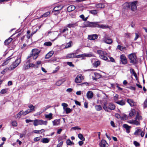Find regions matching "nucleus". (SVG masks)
<instances>
[{"label": "nucleus", "mask_w": 147, "mask_h": 147, "mask_svg": "<svg viewBox=\"0 0 147 147\" xmlns=\"http://www.w3.org/2000/svg\"><path fill=\"white\" fill-rule=\"evenodd\" d=\"M102 107L106 111L109 112V110H113L115 108L114 104L111 102H110L108 104L107 101L105 102L103 104Z\"/></svg>", "instance_id": "obj_1"}, {"label": "nucleus", "mask_w": 147, "mask_h": 147, "mask_svg": "<svg viewBox=\"0 0 147 147\" xmlns=\"http://www.w3.org/2000/svg\"><path fill=\"white\" fill-rule=\"evenodd\" d=\"M98 24L97 22H90L88 21H84L83 24V26L82 27L83 28H86L87 27H98Z\"/></svg>", "instance_id": "obj_2"}, {"label": "nucleus", "mask_w": 147, "mask_h": 147, "mask_svg": "<svg viewBox=\"0 0 147 147\" xmlns=\"http://www.w3.org/2000/svg\"><path fill=\"white\" fill-rule=\"evenodd\" d=\"M97 53L99 55V57L101 59L105 60H107L108 59L106 56L107 54L106 52L101 50H98L97 51Z\"/></svg>", "instance_id": "obj_3"}, {"label": "nucleus", "mask_w": 147, "mask_h": 147, "mask_svg": "<svg viewBox=\"0 0 147 147\" xmlns=\"http://www.w3.org/2000/svg\"><path fill=\"white\" fill-rule=\"evenodd\" d=\"M30 59H28L26 63L24 65L23 69L24 70H26L29 69L31 67H34L35 68H38L37 66L35 65L32 63H30Z\"/></svg>", "instance_id": "obj_4"}, {"label": "nucleus", "mask_w": 147, "mask_h": 147, "mask_svg": "<svg viewBox=\"0 0 147 147\" xmlns=\"http://www.w3.org/2000/svg\"><path fill=\"white\" fill-rule=\"evenodd\" d=\"M47 121H44L42 120L36 119L33 120V125L35 126L39 125H47Z\"/></svg>", "instance_id": "obj_5"}, {"label": "nucleus", "mask_w": 147, "mask_h": 147, "mask_svg": "<svg viewBox=\"0 0 147 147\" xmlns=\"http://www.w3.org/2000/svg\"><path fill=\"white\" fill-rule=\"evenodd\" d=\"M21 62L20 58L17 59L8 68L9 70H11L14 69L20 64Z\"/></svg>", "instance_id": "obj_6"}, {"label": "nucleus", "mask_w": 147, "mask_h": 147, "mask_svg": "<svg viewBox=\"0 0 147 147\" xmlns=\"http://www.w3.org/2000/svg\"><path fill=\"white\" fill-rule=\"evenodd\" d=\"M128 57L130 60V63L133 64H136L137 63V57L135 53H133L129 55Z\"/></svg>", "instance_id": "obj_7"}, {"label": "nucleus", "mask_w": 147, "mask_h": 147, "mask_svg": "<svg viewBox=\"0 0 147 147\" xmlns=\"http://www.w3.org/2000/svg\"><path fill=\"white\" fill-rule=\"evenodd\" d=\"M137 1L130 2V6L131 10L132 11H135L137 9Z\"/></svg>", "instance_id": "obj_8"}, {"label": "nucleus", "mask_w": 147, "mask_h": 147, "mask_svg": "<svg viewBox=\"0 0 147 147\" xmlns=\"http://www.w3.org/2000/svg\"><path fill=\"white\" fill-rule=\"evenodd\" d=\"M84 78L82 75L81 74L77 75L75 78V82L77 83H79L82 82Z\"/></svg>", "instance_id": "obj_9"}, {"label": "nucleus", "mask_w": 147, "mask_h": 147, "mask_svg": "<svg viewBox=\"0 0 147 147\" xmlns=\"http://www.w3.org/2000/svg\"><path fill=\"white\" fill-rule=\"evenodd\" d=\"M107 6V4L105 3H100L96 5V7L99 9L103 8Z\"/></svg>", "instance_id": "obj_10"}, {"label": "nucleus", "mask_w": 147, "mask_h": 147, "mask_svg": "<svg viewBox=\"0 0 147 147\" xmlns=\"http://www.w3.org/2000/svg\"><path fill=\"white\" fill-rule=\"evenodd\" d=\"M32 53L30 54L29 56L27 57V59H29L33 55H38L40 53V51L37 49H34L32 50Z\"/></svg>", "instance_id": "obj_11"}, {"label": "nucleus", "mask_w": 147, "mask_h": 147, "mask_svg": "<svg viewBox=\"0 0 147 147\" xmlns=\"http://www.w3.org/2000/svg\"><path fill=\"white\" fill-rule=\"evenodd\" d=\"M102 41L107 44H110L112 42V40L111 39L107 38L106 36L102 39Z\"/></svg>", "instance_id": "obj_12"}, {"label": "nucleus", "mask_w": 147, "mask_h": 147, "mask_svg": "<svg viewBox=\"0 0 147 147\" xmlns=\"http://www.w3.org/2000/svg\"><path fill=\"white\" fill-rule=\"evenodd\" d=\"M121 61L123 64H126L127 63V60L125 56L123 54L120 56Z\"/></svg>", "instance_id": "obj_13"}, {"label": "nucleus", "mask_w": 147, "mask_h": 147, "mask_svg": "<svg viewBox=\"0 0 147 147\" xmlns=\"http://www.w3.org/2000/svg\"><path fill=\"white\" fill-rule=\"evenodd\" d=\"M28 107L29 109L27 110L26 112H27L28 114L34 111L35 110V107L33 105L30 104L28 106Z\"/></svg>", "instance_id": "obj_14"}, {"label": "nucleus", "mask_w": 147, "mask_h": 147, "mask_svg": "<svg viewBox=\"0 0 147 147\" xmlns=\"http://www.w3.org/2000/svg\"><path fill=\"white\" fill-rule=\"evenodd\" d=\"M99 146L100 147H107L108 144L105 140H102L99 143Z\"/></svg>", "instance_id": "obj_15"}, {"label": "nucleus", "mask_w": 147, "mask_h": 147, "mask_svg": "<svg viewBox=\"0 0 147 147\" xmlns=\"http://www.w3.org/2000/svg\"><path fill=\"white\" fill-rule=\"evenodd\" d=\"M26 111H20L16 115V117L17 118H20L21 115H26L28 114L27 112H26Z\"/></svg>", "instance_id": "obj_16"}, {"label": "nucleus", "mask_w": 147, "mask_h": 147, "mask_svg": "<svg viewBox=\"0 0 147 147\" xmlns=\"http://www.w3.org/2000/svg\"><path fill=\"white\" fill-rule=\"evenodd\" d=\"M127 102L132 107L135 106L136 105V102H134L132 99H127Z\"/></svg>", "instance_id": "obj_17"}, {"label": "nucleus", "mask_w": 147, "mask_h": 147, "mask_svg": "<svg viewBox=\"0 0 147 147\" xmlns=\"http://www.w3.org/2000/svg\"><path fill=\"white\" fill-rule=\"evenodd\" d=\"M94 76H92V78L93 80H96L100 78L101 75L100 74L97 73H94Z\"/></svg>", "instance_id": "obj_18"}, {"label": "nucleus", "mask_w": 147, "mask_h": 147, "mask_svg": "<svg viewBox=\"0 0 147 147\" xmlns=\"http://www.w3.org/2000/svg\"><path fill=\"white\" fill-rule=\"evenodd\" d=\"M98 35L96 34H93L88 35V39L90 40H94L98 38Z\"/></svg>", "instance_id": "obj_19"}, {"label": "nucleus", "mask_w": 147, "mask_h": 147, "mask_svg": "<svg viewBox=\"0 0 147 147\" xmlns=\"http://www.w3.org/2000/svg\"><path fill=\"white\" fill-rule=\"evenodd\" d=\"M93 95V92L91 91H88L86 94V96L88 99L92 98Z\"/></svg>", "instance_id": "obj_20"}, {"label": "nucleus", "mask_w": 147, "mask_h": 147, "mask_svg": "<svg viewBox=\"0 0 147 147\" xmlns=\"http://www.w3.org/2000/svg\"><path fill=\"white\" fill-rule=\"evenodd\" d=\"M54 53V52L53 51H51L49 52L47 54L45 57L46 59H48L51 57Z\"/></svg>", "instance_id": "obj_21"}, {"label": "nucleus", "mask_w": 147, "mask_h": 147, "mask_svg": "<svg viewBox=\"0 0 147 147\" xmlns=\"http://www.w3.org/2000/svg\"><path fill=\"white\" fill-rule=\"evenodd\" d=\"M123 127L125 128L126 129V132L129 133L130 132V129L131 128V127L129 126L127 124H124L123 125Z\"/></svg>", "instance_id": "obj_22"}, {"label": "nucleus", "mask_w": 147, "mask_h": 147, "mask_svg": "<svg viewBox=\"0 0 147 147\" xmlns=\"http://www.w3.org/2000/svg\"><path fill=\"white\" fill-rule=\"evenodd\" d=\"M76 8L75 6L73 5H70L67 8V11L68 12H71L74 10Z\"/></svg>", "instance_id": "obj_23"}, {"label": "nucleus", "mask_w": 147, "mask_h": 147, "mask_svg": "<svg viewBox=\"0 0 147 147\" xmlns=\"http://www.w3.org/2000/svg\"><path fill=\"white\" fill-rule=\"evenodd\" d=\"M63 8V7L61 5L55 7L54 8L53 11H59L61 10Z\"/></svg>", "instance_id": "obj_24"}, {"label": "nucleus", "mask_w": 147, "mask_h": 147, "mask_svg": "<svg viewBox=\"0 0 147 147\" xmlns=\"http://www.w3.org/2000/svg\"><path fill=\"white\" fill-rule=\"evenodd\" d=\"M78 26L76 23H71L68 24L67 26L69 28H73Z\"/></svg>", "instance_id": "obj_25"}, {"label": "nucleus", "mask_w": 147, "mask_h": 147, "mask_svg": "<svg viewBox=\"0 0 147 147\" xmlns=\"http://www.w3.org/2000/svg\"><path fill=\"white\" fill-rule=\"evenodd\" d=\"M66 58L68 59L76 58V56L73 53L67 54L66 56Z\"/></svg>", "instance_id": "obj_26"}, {"label": "nucleus", "mask_w": 147, "mask_h": 147, "mask_svg": "<svg viewBox=\"0 0 147 147\" xmlns=\"http://www.w3.org/2000/svg\"><path fill=\"white\" fill-rule=\"evenodd\" d=\"M60 123V120L59 119H55L53 121V125L54 126L58 125Z\"/></svg>", "instance_id": "obj_27"}, {"label": "nucleus", "mask_w": 147, "mask_h": 147, "mask_svg": "<svg viewBox=\"0 0 147 147\" xmlns=\"http://www.w3.org/2000/svg\"><path fill=\"white\" fill-rule=\"evenodd\" d=\"M116 103L117 104H118L121 106L124 105L125 104V102L123 99H122L120 101H116Z\"/></svg>", "instance_id": "obj_28"}, {"label": "nucleus", "mask_w": 147, "mask_h": 147, "mask_svg": "<svg viewBox=\"0 0 147 147\" xmlns=\"http://www.w3.org/2000/svg\"><path fill=\"white\" fill-rule=\"evenodd\" d=\"M50 139L47 138H44L41 140V142L43 143H47L49 142Z\"/></svg>", "instance_id": "obj_29"}, {"label": "nucleus", "mask_w": 147, "mask_h": 147, "mask_svg": "<svg viewBox=\"0 0 147 147\" xmlns=\"http://www.w3.org/2000/svg\"><path fill=\"white\" fill-rule=\"evenodd\" d=\"M129 122L131 124H134L136 125H138L140 124V122L135 120H130L129 121Z\"/></svg>", "instance_id": "obj_30"}, {"label": "nucleus", "mask_w": 147, "mask_h": 147, "mask_svg": "<svg viewBox=\"0 0 147 147\" xmlns=\"http://www.w3.org/2000/svg\"><path fill=\"white\" fill-rule=\"evenodd\" d=\"M12 40L13 39L11 38H9L5 41L4 42L5 45H8Z\"/></svg>", "instance_id": "obj_31"}, {"label": "nucleus", "mask_w": 147, "mask_h": 147, "mask_svg": "<svg viewBox=\"0 0 147 147\" xmlns=\"http://www.w3.org/2000/svg\"><path fill=\"white\" fill-rule=\"evenodd\" d=\"M142 119V117L141 116L139 115L138 113H137L136 117L135 119V120L138 121L139 122V121Z\"/></svg>", "instance_id": "obj_32"}, {"label": "nucleus", "mask_w": 147, "mask_h": 147, "mask_svg": "<svg viewBox=\"0 0 147 147\" xmlns=\"http://www.w3.org/2000/svg\"><path fill=\"white\" fill-rule=\"evenodd\" d=\"M123 6L125 9L130 8V2L126 3L124 4Z\"/></svg>", "instance_id": "obj_33"}, {"label": "nucleus", "mask_w": 147, "mask_h": 147, "mask_svg": "<svg viewBox=\"0 0 147 147\" xmlns=\"http://www.w3.org/2000/svg\"><path fill=\"white\" fill-rule=\"evenodd\" d=\"M100 64V62L98 60L95 61L93 63V65L96 67H97Z\"/></svg>", "instance_id": "obj_34"}, {"label": "nucleus", "mask_w": 147, "mask_h": 147, "mask_svg": "<svg viewBox=\"0 0 147 147\" xmlns=\"http://www.w3.org/2000/svg\"><path fill=\"white\" fill-rule=\"evenodd\" d=\"M141 132V129H138L134 133V135L136 136H139L140 135Z\"/></svg>", "instance_id": "obj_35"}, {"label": "nucleus", "mask_w": 147, "mask_h": 147, "mask_svg": "<svg viewBox=\"0 0 147 147\" xmlns=\"http://www.w3.org/2000/svg\"><path fill=\"white\" fill-rule=\"evenodd\" d=\"M45 130L44 129H42L40 130H34L33 132L35 134H40L44 132Z\"/></svg>", "instance_id": "obj_36"}, {"label": "nucleus", "mask_w": 147, "mask_h": 147, "mask_svg": "<svg viewBox=\"0 0 147 147\" xmlns=\"http://www.w3.org/2000/svg\"><path fill=\"white\" fill-rule=\"evenodd\" d=\"M52 113H50L49 114L45 115V117L46 118L49 119V120H50L52 118Z\"/></svg>", "instance_id": "obj_37"}, {"label": "nucleus", "mask_w": 147, "mask_h": 147, "mask_svg": "<svg viewBox=\"0 0 147 147\" xmlns=\"http://www.w3.org/2000/svg\"><path fill=\"white\" fill-rule=\"evenodd\" d=\"M125 47H123L120 45H118L117 47V49L121 51H123L124 50H125Z\"/></svg>", "instance_id": "obj_38"}, {"label": "nucleus", "mask_w": 147, "mask_h": 147, "mask_svg": "<svg viewBox=\"0 0 147 147\" xmlns=\"http://www.w3.org/2000/svg\"><path fill=\"white\" fill-rule=\"evenodd\" d=\"M11 58H10L9 57H8L6 59V60L2 64V65L3 66L7 65L8 63L9 62V60L11 59Z\"/></svg>", "instance_id": "obj_39"}, {"label": "nucleus", "mask_w": 147, "mask_h": 147, "mask_svg": "<svg viewBox=\"0 0 147 147\" xmlns=\"http://www.w3.org/2000/svg\"><path fill=\"white\" fill-rule=\"evenodd\" d=\"M50 14V11H47L45 13L43 14L41 16H40V18H43V17H46L49 15Z\"/></svg>", "instance_id": "obj_40"}, {"label": "nucleus", "mask_w": 147, "mask_h": 147, "mask_svg": "<svg viewBox=\"0 0 147 147\" xmlns=\"http://www.w3.org/2000/svg\"><path fill=\"white\" fill-rule=\"evenodd\" d=\"M98 27H95L100 28L102 29L108 27V26L105 25H104L103 24L100 25L98 24Z\"/></svg>", "instance_id": "obj_41"}, {"label": "nucleus", "mask_w": 147, "mask_h": 147, "mask_svg": "<svg viewBox=\"0 0 147 147\" xmlns=\"http://www.w3.org/2000/svg\"><path fill=\"white\" fill-rule=\"evenodd\" d=\"M78 138L82 141H84L85 140L84 138L83 135L81 134H79L78 135Z\"/></svg>", "instance_id": "obj_42"}, {"label": "nucleus", "mask_w": 147, "mask_h": 147, "mask_svg": "<svg viewBox=\"0 0 147 147\" xmlns=\"http://www.w3.org/2000/svg\"><path fill=\"white\" fill-rule=\"evenodd\" d=\"M66 144L68 145H74V143L73 142H71L69 139L67 140L66 141Z\"/></svg>", "instance_id": "obj_43"}, {"label": "nucleus", "mask_w": 147, "mask_h": 147, "mask_svg": "<svg viewBox=\"0 0 147 147\" xmlns=\"http://www.w3.org/2000/svg\"><path fill=\"white\" fill-rule=\"evenodd\" d=\"M89 12L94 15H96L98 13L97 11L96 10H89Z\"/></svg>", "instance_id": "obj_44"}, {"label": "nucleus", "mask_w": 147, "mask_h": 147, "mask_svg": "<svg viewBox=\"0 0 147 147\" xmlns=\"http://www.w3.org/2000/svg\"><path fill=\"white\" fill-rule=\"evenodd\" d=\"M95 108L97 111H100L102 109V107L100 105H96L95 106Z\"/></svg>", "instance_id": "obj_45"}, {"label": "nucleus", "mask_w": 147, "mask_h": 147, "mask_svg": "<svg viewBox=\"0 0 147 147\" xmlns=\"http://www.w3.org/2000/svg\"><path fill=\"white\" fill-rule=\"evenodd\" d=\"M136 113L135 110L134 109L131 110V112L129 113V115L130 117H132Z\"/></svg>", "instance_id": "obj_46"}, {"label": "nucleus", "mask_w": 147, "mask_h": 147, "mask_svg": "<svg viewBox=\"0 0 147 147\" xmlns=\"http://www.w3.org/2000/svg\"><path fill=\"white\" fill-rule=\"evenodd\" d=\"M84 57H92L93 55L92 53H84Z\"/></svg>", "instance_id": "obj_47"}, {"label": "nucleus", "mask_w": 147, "mask_h": 147, "mask_svg": "<svg viewBox=\"0 0 147 147\" xmlns=\"http://www.w3.org/2000/svg\"><path fill=\"white\" fill-rule=\"evenodd\" d=\"M52 45V43L50 42H45L44 43V45L47 46H50Z\"/></svg>", "instance_id": "obj_48"}, {"label": "nucleus", "mask_w": 147, "mask_h": 147, "mask_svg": "<svg viewBox=\"0 0 147 147\" xmlns=\"http://www.w3.org/2000/svg\"><path fill=\"white\" fill-rule=\"evenodd\" d=\"M63 83V82L61 80H59L57 82L56 84L57 86H59Z\"/></svg>", "instance_id": "obj_49"}, {"label": "nucleus", "mask_w": 147, "mask_h": 147, "mask_svg": "<svg viewBox=\"0 0 147 147\" xmlns=\"http://www.w3.org/2000/svg\"><path fill=\"white\" fill-rule=\"evenodd\" d=\"M65 110L66 111V113H70L71 111V109L67 107L65 109Z\"/></svg>", "instance_id": "obj_50"}, {"label": "nucleus", "mask_w": 147, "mask_h": 147, "mask_svg": "<svg viewBox=\"0 0 147 147\" xmlns=\"http://www.w3.org/2000/svg\"><path fill=\"white\" fill-rule=\"evenodd\" d=\"M7 89H5L2 90L0 92V93L2 94H4L7 92Z\"/></svg>", "instance_id": "obj_51"}, {"label": "nucleus", "mask_w": 147, "mask_h": 147, "mask_svg": "<svg viewBox=\"0 0 147 147\" xmlns=\"http://www.w3.org/2000/svg\"><path fill=\"white\" fill-rule=\"evenodd\" d=\"M113 99L115 102L118 101V94H116L115 96L114 97Z\"/></svg>", "instance_id": "obj_52"}, {"label": "nucleus", "mask_w": 147, "mask_h": 147, "mask_svg": "<svg viewBox=\"0 0 147 147\" xmlns=\"http://www.w3.org/2000/svg\"><path fill=\"white\" fill-rule=\"evenodd\" d=\"M41 136H40V137H36L34 139V140L35 141V142H37V141H39V140H40V139H41Z\"/></svg>", "instance_id": "obj_53"}, {"label": "nucleus", "mask_w": 147, "mask_h": 147, "mask_svg": "<svg viewBox=\"0 0 147 147\" xmlns=\"http://www.w3.org/2000/svg\"><path fill=\"white\" fill-rule=\"evenodd\" d=\"M12 125L13 126H16L17 125V123L16 121H13L11 123Z\"/></svg>", "instance_id": "obj_54"}, {"label": "nucleus", "mask_w": 147, "mask_h": 147, "mask_svg": "<svg viewBox=\"0 0 147 147\" xmlns=\"http://www.w3.org/2000/svg\"><path fill=\"white\" fill-rule=\"evenodd\" d=\"M9 70L8 69V68H6L5 69H4L1 72V74H4L6 72L7 70Z\"/></svg>", "instance_id": "obj_55"}, {"label": "nucleus", "mask_w": 147, "mask_h": 147, "mask_svg": "<svg viewBox=\"0 0 147 147\" xmlns=\"http://www.w3.org/2000/svg\"><path fill=\"white\" fill-rule=\"evenodd\" d=\"M71 46V43L69 42V43H67L65 46V48H68L69 47Z\"/></svg>", "instance_id": "obj_56"}, {"label": "nucleus", "mask_w": 147, "mask_h": 147, "mask_svg": "<svg viewBox=\"0 0 147 147\" xmlns=\"http://www.w3.org/2000/svg\"><path fill=\"white\" fill-rule=\"evenodd\" d=\"M84 57V54L81 55H79L77 56H76V58H79L80 57Z\"/></svg>", "instance_id": "obj_57"}, {"label": "nucleus", "mask_w": 147, "mask_h": 147, "mask_svg": "<svg viewBox=\"0 0 147 147\" xmlns=\"http://www.w3.org/2000/svg\"><path fill=\"white\" fill-rule=\"evenodd\" d=\"M63 144V142H61L59 144H58L57 146L56 147H61Z\"/></svg>", "instance_id": "obj_58"}, {"label": "nucleus", "mask_w": 147, "mask_h": 147, "mask_svg": "<svg viewBox=\"0 0 147 147\" xmlns=\"http://www.w3.org/2000/svg\"><path fill=\"white\" fill-rule=\"evenodd\" d=\"M38 55H33L32 57H31V58H32L34 59H36L38 57Z\"/></svg>", "instance_id": "obj_59"}, {"label": "nucleus", "mask_w": 147, "mask_h": 147, "mask_svg": "<svg viewBox=\"0 0 147 147\" xmlns=\"http://www.w3.org/2000/svg\"><path fill=\"white\" fill-rule=\"evenodd\" d=\"M135 34L136 36H135V37L134 39V40H136L139 38V35H138V33H135Z\"/></svg>", "instance_id": "obj_60"}, {"label": "nucleus", "mask_w": 147, "mask_h": 147, "mask_svg": "<svg viewBox=\"0 0 147 147\" xmlns=\"http://www.w3.org/2000/svg\"><path fill=\"white\" fill-rule=\"evenodd\" d=\"M134 144L135 145V146H139L140 145L139 143L138 142L136 141H134Z\"/></svg>", "instance_id": "obj_61"}, {"label": "nucleus", "mask_w": 147, "mask_h": 147, "mask_svg": "<svg viewBox=\"0 0 147 147\" xmlns=\"http://www.w3.org/2000/svg\"><path fill=\"white\" fill-rule=\"evenodd\" d=\"M67 64L70 66H74V65L72 64L71 62H67Z\"/></svg>", "instance_id": "obj_62"}, {"label": "nucleus", "mask_w": 147, "mask_h": 147, "mask_svg": "<svg viewBox=\"0 0 147 147\" xmlns=\"http://www.w3.org/2000/svg\"><path fill=\"white\" fill-rule=\"evenodd\" d=\"M111 125L113 127H115L116 126H115V125L114 122L113 121H111Z\"/></svg>", "instance_id": "obj_63"}, {"label": "nucleus", "mask_w": 147, "mask_h": 147, "mask_svg": "<svg viewBox=\"0 0 147 147\" xmlns=\"http://www.w3.org/2000/svg\"><path fill=\"white\" fill-rule=\"evenodd\" d=\"M72 129L74 130L76 129H81V128H79L78 126H76L75 127H73L72 128Z\"/></svg>", "instance_id": "obj_64"}]
</instances>
